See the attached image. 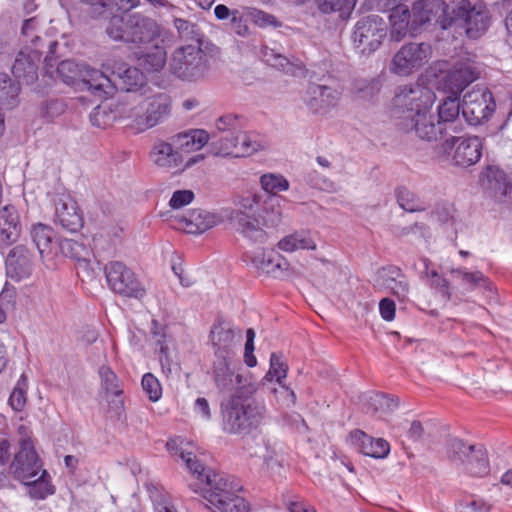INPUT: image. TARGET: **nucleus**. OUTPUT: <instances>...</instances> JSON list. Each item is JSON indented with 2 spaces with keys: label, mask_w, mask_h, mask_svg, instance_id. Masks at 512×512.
I'll return each mask as SVG.
<instances>
[{
  "label": "nucleus",
  "mask_w": 512,
  "mask_h": 512,
  "mask_svg": "<svg viewBox=\"0 0 512 512\" xmlns=\"http://www.w3.org/2000/svg\"><path fill=\"white\" fill-rule=\"evenodd\" d=\"M435 99V93L426 86H399L392 99V109L393 114L401 119L402 130L414 132L419 139L428 142L460 133L462 124L459 119V98L449 95L444 98L437 107V120L432 113Z\"/></svg>",
  "instance_id": "1"
},
{
  "label": "nucleus",
  "mask_w": 512,
  "mask_h": 512,
  "mask_svg": "<svg viewBox=\"0 0 512 512\" xmlns=\"http://www.w3.org/2000/svg\"><path fill=\"white\" fill-rule=\"evenodd\" d=\"M188 446L191 444L179 437L166 443L170 454L179 457L204 485L203 497L214 508V512H249L248 503L238 494L242 485L233 477L206 469Z\"/></svg>",
  "instance_id": "2"
},
{
  "label": "nucleus",
  "mask_w": 512,
  "mask_h": 512,
  "mask_svg": "<svg viewBox=\"0 0 512 512\" xmlns=\"http://www.w3.org/2000/svg\"><path fill=\"white\" fill-rule=\"evenodd\" d=\"M423 11L419 22L435 21L441 29L452 30L455 35L465 34L468 38L478 39L488 29L490 24L489 11L483 3L472 5L468 0L457 4L447 5L443 0H421L413 5L416 15Z\"/></svg>",
  "instance_id": "3"
},
{
  "label": "nucleus",
  "mask_w": 512,
  "mask_h": 512,
  "mask_svg": "<svg viewBox=\"0 0 512 512\" xmlns=\"http://www.w3.org/2000/svg\"><path fill=\"white\" fill-rule=\"evenodd\" d=\"M105 31L113 41L141 46L159 39L162 36L163 27L148 15L127 11L112 15Z\"/></svg>",
  "instance_id": "4"
},
{
  "label": "nucleus",
  "mask_w": 512,
  "mask_h": 512,
  "mask_svg": "<svg viewBox=\"0 0 512 512\" xmlns=\"http://www.w3.org/2000/svg\"><path fill=\"white\" fill-rule=\"evenodd\" d=\"M221 426L228 434L248 433L256 429L265 419L266 407L263 403L234 393L221 401Z\"/></svg>",
  "instance_id": "5"
},
{
  "label": "nucleus",
  "mask_w": 512,
  "mask_h": 512,
  "mask_svg": "<svg viewBox=\"0 0 512 512\" xmlns=\"http://www.w3.org/2000/svg\"><path fill=\"white\" fill-rule=\"evenodd\" d=\"M172 112V98L166 92L146 94L137 104L128 108L125 117L140 132L151 129L166 121Z\"/></svg>",
  "instance_id": "6"
},
{
  "label": "nucleus",
  "mask_w": 512,
  "mask_h": 512,
  "mask_svg": "<svg viewBox=\"0 0 512 512\" xmlns=\"http://www.w3.org/2000/svg\"><path fill=\"white\" fill-rule=\"evenodd\" d=\"M57 75L67 85L82 81L97 96L108 94L112 90V82L105 72L73 60H64L57 66Z\"/></svg>",
  "instance_id": "7"
},
{
  "label": "nucleus",
  "mask_w": 512,
  "mask_h": 512,
  "mask_svg": "<svg viewBox=\"0 0 512 512\" xmlns=\"http://www.w3.org/2000/svg\"><path fill=\"white\" fill-rule=\"evenodd\" d=\"M18 433L19 449L10 463L9 472L15 480L25 483L26 480L35 478L44 468L28 429L21 425Z\"/></svg>",
  "instance_id": "8"
},
{
  "label": "nucleus",
  "mask_w": 512,
  "mask_h": 512,
  "mask_svg": "<svg viewBox=\"0 0 512 512\" xmlns=\"http://www.w3.org/2000/svg\"><path fill=\"white\" fill-rule=\"evenodd\" d=\"M386 35L387 26L384 19L379 15L370 14L356 22L352 40L356 51L368 56L379 49Z\"/></svg>",
  "instance_id": "9"
},
{
  "label": "nucleus",
  "mask_w": 512,
  "mask_h": 512,
  "mask_svg": "<svg viewBox=\"0 0 512 512\" xmlns=\"http://www.w3.org/2000/svg\"><path fill=\"white\" fill-rule=\"evenodd\" d=\"M109 288L116 294L127 298L142 299L146 289L137 275L123 262L111 261L104 267Z\"/></svg>",
  "instance_id": "10"
},
{
  "label": "nucleus",
  "mask_w": 512,
  "mask_h": 512,
  "mask_svg": "<svg viewBox=\"0 0 512 512\" xmlns=\"http://www.w3.org/2000/svg\"><path fill=\"white\" fill-rule=\"evenodd\" d=\"M169 66L170 71L178 78L197 80L206 70V56L199 46H181L173 52Z\"/></svg>",
  "instance_id": "11"
},
{
  "label": "nucleus",
  "mask_w": 512,
  "mask_h": 512,
  "mask_svg": "<svg viewBox=\"0 0 512 512\" xmlns=\"http://www.w3.org/2000/svg\"><path fill=\"white\" fill-rule=\"evenodd\" d=\"M210 146L216 156L246 157L263 150L266 142L260 135L242 130L236 137L212 140Z\"/></svg>",
  "instance_id": "12"
},
{
  "label": "nucleus",
  "mask_w": 512,
  "mask_h": 512,
  "mask_svg": "<svg viewBox=\"0 0 512 512\" xmlns=\"http://www.w3.org/2000/svg\"><path fill=\"white\" fill-rule=\"evenodd\" d=\"M496 109L493 94L484 88L467 92L462 100L461 112L469 125L477 126L487 122Z\"/></svg>",
  "instance_id": "13"
},
{
  "label": "nucleus",
  "mask_w": 512,
  "mask_h": 512,
  "mask_svg": "<svg viewBox=\"0 0 512 512\" xmlns=\"http://www.w3.org/2000/svg\"><path fill=\"white\" fill-rule=\"evenodd\" d=\"M341 98L339 86L317 83H309L302 97L306 108L316 115L328 114L338 106Z\"/></svg>",
  "instance_id": "14"
},
{
  "label": "nucleus",
  "mask_w": 512,
  "mask_h": 512,
  "mask_svg": "<svg viewBox=\"0 0 512 512\" xmlns=\"http://www.w3.org/2000/svg\"><path fill=\"white\" fill-rule=\"evenodd\" d=\"M453 149L452 161L454 165L459 167L472 166L482 156V142L477 136L461 137L449 135L441 143V150L444 153H450Z\"/></svg>",
  "instance_id": "15"
},
{
  "label": "nucleus",
  "mask_w": 512,
  "mask_h": 512,
  "mask_svg": "<svg viewBox=\"0 0 512 512\" xmlns=\"http://www.w3.org/2000/svg\"><path fill=\"white\" fill-rule=\"evenodd\" d=\"M102 67L104 69L103 72L106 73L113 85L108 95H112L115 89L127 92L136 91L146 82V77L140 69L128 66L124 62L107 59L102 64ZM102 96H107V94H102Z\"/></svg>",
  "instance_id": "16"
},
{
  "label": "nucleus",
  "mask_w": 512,
  "mask_h": 512,
  "mask_svg": "<svg viewBox=\"0 0 512 512\" xmlns=\"http://www.w3.org/2000/svg\"><path fill=\"white\" fill-rule=\"evenodd\" d=\"M203 159V155L199 154L187 158L184 163L182 152L176 149L172 140H156L149 152V160L153 165L165 170L176 169L183 171Z\"/></svg>",
  "instance_id": "17"
},
{
  "label": "nucleus",
  "mask_w": 512,
  "mask_h": 512,
  "mask_svg": "<svg viewBox=\"0 0 512 512\" xmlns=\"http://www.w3.org/2000/svg\"><path fill=\"white\" fill-rule=\"evenodd\" d=\"M429 46L424 43H407L393 56L390 71L399 76H407L424 64Z\"/></svg>",
  "instance_id": "18"
},
{
  "label": "nucleus",
  "mask_w": 512,
  "mask_h": 512,
  "mask_svg": "<svg viewBox=\"0 0 512 512\" xmlns=\"http://www.w3.org/2000/svg\"><path fill=\"white\" fill-rule=\"evenodd\" d=\"M377 283L397 298L400 303L409 300L410 284L404 272L395 265L382 267L377 272Z\"/></svg>",
  "instance_id": "19"
},
{
  "label": "nucleus",
  "mask_w": 512,
  "mask_h": 512,
  "mask_svg": "<svg viewBox=\"0 0 512 512\" xmlns=\"http://www.w3.org/2000/svg\"><path fill=\"white\" fill-rule=\"evenodd\" d=\"M56 221L67 231L77 232L83 226V217L75 199L61 194L55 200Z\"/></svg>",
  "instance_id": "20"
},
{
  "label": "nucleus",
  "mask_w": 512,
  "mask_h": 512,
  "mask_svg": "<svg viewBox=\"0 0 512 512\" xmlns=\"http://www.w3.org/2000/svg\"><path fill=\"white\" fill-rule=\"evenodd\" d=\"M478 78V73L470 64L459 63L444 77V89L449 96L459 98L461 92Z\"/></svg>",
  "instance_id": "21"
},
{
  "label": "nucleus",
  "mask_w": 512,
  "mask_h": 512,
  "mask_svg": "<svg viewBox=\"0 0 512 512\" xmlns=\"http://www.w3.org/2000/svg\"><path fill=\"white\" fill-rule=\"evenodd\" d=\"M210 339L217 358H230L235 346V331L230 322L217 320L211 328Z\"/></svg>",
  "instance_id": "22"
},
{
  "label": "nucleus",
  "mask_w": 512,
  "mask_h": 512,
  "mask_svg": "<svg viewBox=\"0 0 512 512\" xmlns=\"http://www.w3.org/2000/svg\"><path fill=\"white\" fill-rule=\"evenodd\" d=\"M230 358H217L214 362L213 373L217 387L221 391H232L241 394V390L245 388L243 376L235 374L230 365Z\"/></svg>",
  "instance_id": "23"
},
{
  "label": "nucleus",
  "mask_w": 512,
  "mask_h": 512,
  "mask_svg": "<svg viewBox=\"0 0 512 512\" xmlns=\"http://www.w3.org/2000/svg\"><path fill=\"white\" fill-rule=\"evenodd\" d=\"M252 264L259 271L270 274L274 278L282 277L289 267L288 261L277 251L262 250L251 259Z\"/></svg>",
  "instance_id": "24"
},
{
  "label": "nucleus",
  "mask_w": 512,
  "mask_h": 512,
  "mask_svg": "<svg viewBox=\"0 0 512 512\" xmlns=\"http://www.w3.org/2000/svg\"><path fill=\"white\" fill-rule=\"evenodd\" d=\"M488 189L498 201L512 199V183L506 173L496 166H490L486 170Z\"/></svg>",
  "instance_id": "25"
},
{
  "label": "nucleus",
  "mask_w": 512,
  "mask_h": 512,
  "mask_svg": "<svg viewBox=\"0 0 512 512\" xmlns=\"http://www.w3.org/2000/svg\"><path fill=\"white\" fill-rule=\"evenodd\" d=\"M488 189L498 201L512 199V183L506 173L496 166H490L486 170Z\"/></svg>",
  "instance_id": "26"
},
{
  "label": "nucleus",
  "mask_w": 512,
  "mask_h": 512,
  "mask_svg": "<svg viewBox=\"0 0 512 512\" xmlns=\"http://www.w3.org/2000/svg\"><path fill=\"white\" fill-rule=\"evenodd\" d=\"M237 231L252 242L264 243L267 233L261 223L259 216L252 217L245 212H240L235 217Z\"/></svg>",
  "instance_id": "27"
},
{
  "label": "nucleus",
  "mask_w": 512,
  "mask_h": 512,
  "mask_svg": "<svg viewBox=\"0 0 512 512\" xmlns=\"http://www.w3.org/2000/svg\"><path fill=\"white\" fill-rule=\"evenodd\" d=\"M177 150L182 152L184 163L186 155L200 150L209 140V135L201 129L191 130L188 133L178 134L171 138Z\"/></svg>",
  "instance_id": "28"
},
{
  "label": "nucleus",
  "mask_w": 512,
  "mask_h": 512,
  "mask_svg": "<svg viewBox=\"0 0 512 512\" xmlns=\"http://www.w3.org/2000/svg\"><path fill=\"white\" fill-rule=\"evenodd\" d=\"M183 229L189 234H201L216 224V216L208 211L194 209L182 217Z\"/></svg>",
  "instance_id": "29"
},
{
  "label": "nucleus",
  "mask_w": 512,
  "mask_h": 512,
  "mask_svg": "<svg viewBox=\"0 0 512 512\" xmlns=\"http://www.w3.org/2000/svg\"><path fill=\"white\" fill-rule=\"evenodd\" d=\"M282 200L281 196L267 195L261 202L259 218L266 228H275L281 224L283 218Z\"/></svg>",
  "instance_id": "30"
},
{
  "label": "nucleus",
  "mask_w": 512,
  "mask_h": 512,
  "mask_svg": "<svg viewBox=\"0 0 512 512\" xmlns=\"http://www.w3.org/2000/svg\"><path fill=\"white\" fill-rule=\"evenodd\" d=\"M37 68L31 55L20 51L11 67V72L19 82L31 84L37 79Z\"/></svg>",
  "instance_id": "31"
},
{
  "label": "nucleus",
  "mask_w": 512,
  "mask_h": 512,
  "mask_svg": "<svg viewBox=\"0 0 512 512\" xmlns=\"http://www.w3.org/2000/svg\"><path fill=\"white\" fill-rule=\"evenodd\" d=\"M277 247L283 252L293 253L298 250H315L317 245L309 231L299 230L283 237Z\"/></svg>",
  "instance_id": "32"
},
{
  "label": "nucleus",
  "mask_w": 512,
  "mask_h": 512,
  "mask_svg": "<svg viewBox=\"0 0 512 512\" xmlns=\"http://www.w3.org/2000/svg\"><path fill=\"white\" fill-rule=\"evenodd\" d=\"M411 12L408 7H398L390 10V37L400 42L409 32Z\"/></svg>",
  "instance_id": "33"
},
{
  "label": "nucleus",
  "mask_w": 512,
  "mask_h": 512,
  "mask_svg": "<svg viewBox=\"0 0 512 512\" xmlns=\"http://www.w3.org/2000/svg\"><path fill=\"white\" fill-rule=\"evenodd\" d=\"M31 238L42 257L51 254L54 248L57 247L54 241L55 233L53 229L42 223L32 226Z\"/></svg>",
  "instance_id": "34"
},
{
  "label": "nucleus",
  "mask_w": 512,
  "mask_h": 512,
  "mask_svg": "<svg viewBox=\"0 0 512 512\" xmlns=\"http://www.w3.org/2000/svg\"><path fill=\"white\" fill-rule=\"evenodd\" d=\"M39 474L37 479L26 480L25 483H22L26 486L29 497L34 500H43L55 493V487L48 471L44 469Z\"/></svg>",
  "instance_id": "35"
},
{
  "label": "nucleus",
  "mask_w": 512,
  "mask_h": 512,
  "mask_svg": "<svg viewBox=\"0 0 512 512\" xmlns=\"http://www.w3.org/2000/svg\"><path fill=\"white\" fill-rule=\"evenodd\" d=\"M22 247H15L7 259V271L18 280L26 278L31 272V261L24 254Z\"/></svg>",
  "instance_id": "36"
},
{
  "label": "nucleus",
  "mask_w": 512,
  "mask_h": 512,
  "mask_svg": "<svg viewBox=\"0 0 512 512\" xmlns=\"http://www.w3.org/2000/svg\"><path fill=\"white\" fill-rule=\"evenodd\" d=\"M466 473L471 476L483 477L489 473V461L487 452L482 447H473V452L465 460L462 465Z\"/></svg>",
  "instance_id": "37"
},
{
  "label": "nucleus",
  "mask_w": 512,
  "mask_h": 512,
  "mask_svg": "<svg viewBox=\"0 0 512 512\" xmlns=\"http://www.w3.org/2000/svg\"><path fill=\"white\" fill-rule=\"evenodd\" d=\"M450 274L459 279L460 284L466 291H473L478 287L488 288L490 282L488 278L481 271L469 272L464 267L451 268Z\"/></svg>",
  "instance_id": "38"
},
{
  "label": "nucleus",
  "mask_w": 512,
  "mask_h": 512,
  "mask_svg": "<svg viewBox=\"0 0 512 512\" xmlns=\"http://www.w3.org/2000/svg\"><path fill=\"white\" fill-rule=\"evenodd\" d=\"M246 127V120L238 115L226 114L216 121V128L221 133L213 140H220L222 137H236Z\"/></svg>",
  "instance_id": "39"
},
{
  "label": "nucleus",
  "mask_w": 512,
  "mask_h": 512,
  "mask_svg": "<svg viewBox=\"0 0 512 512\" xmlns=\"http://www.w3.org/2000/svg\"><path fill=\"white\" fill-rule=\"evenodd\" d=\"M57 246L63 256L79 263H87L92 254L88 246L73 239H62Z\"/></svg>",
  "instance_id": "40"
},
{
  "label": "nucleus",
  "mask_w": 512,
  "mask_h": 512,
  "mask_svg": "<svg viewBox=\"0 0 512 512\" xmlns=\"http://www.w3.org/2000/svg\"><path fill=\"white\" fill-rule=\"evenodd\" d=\"M167 53L164 47L155 45L150 51L143 53L139 58V65L147 71H160L166 64Z\"/></svg>",
  "instance_id": "41"
},
{
  "label": "nucleus",
  "mask_w": 512,
  "mask_h": 512,
  "mask_svg": "<svg viewBox=\"0 0 512 512\" xmlns=\"http://www.w3.org/2000/svg\"><path fill=\"white\" fill-rule=\"evenodd\" d=\"M361 452L369 457L382 459L388 456L390 452L389 443L383 438H372L361 432Z\"/></svg>",
  "instance_id": "42"
},
{
  "label": "nucleus",
  "mask_w": 512,
  "mask_h": 512,
  "mask_svg": "<svg viewBox=\"0 0 512 512\" xmlns=\"http://www.w3.org/2000/svg\"><path fill=\"white\" fill-rule=\"evenodd\" d=\"M173 23L181 39L191 40L195 42L194 46L201 47L203 33L196 23L182 18H175Z\"/></svg>",
  "instance_id": "43"
},
{
  "label": "nucleus",
  "mask_w": 512,
  "mask_h": 512,
  "mask_svg": "<svg viewBox=\"0 0 512 512\" xmlns=\"http://www.w3.org/2000/svg\"><path fill=\"white\" fill-rule=\"evenodd\" d=\"M396 199L399 206L407 212L424 211L426 206L424 202L412 191L406 187H399L396 189Z\"/></svg>",
  "instance_id": "44"
},
{
  "label": "nucleus",
  "mask_w": 512,
  "mask_h": 512,
  "mask_svg": "<svg viewBox=\"0 0 512 512\" xmlns=\"http://www.w3.org/2000/svg\"><path fill=\"white\" fill-rule=\"evenodd\" d=\"M260 184L268 195L278 196L279 192L289 189V181L281 174L266 173L260 177Z\"/></svg>",
  "instance_id": "45"
},
{
  "label": "nucleus",
  "mask_w": 512,
  "mask_h": 512,
  "mask_svg": "<svg viewBox=\"0 0 512 512\" xmlns=\"http://www.w3.org/2000/svg\"><path fill=\"white\" fill-rule=\"evenodd\" d=\"M368 410L373 413L388 414L398 407V402L382 393L370 395L367 400Z\"/></svg>",
  "instance_id": "46"
},
{
  "label": "nucleus",
  "mask_w": 512,
  "mask_h": 512,
  "mask_svg": "<svg viewBox=\"0 0 512 512\" xmlns=\"http://www.w3.org/2000/svg\"><path fill=\"white\" fill-rule=\"evenodd\" d=\"M261 59L267 64L286 73L293 71V65L289 59L275 50L263 46L260 51Z\"/></svg>",
  "instance_id": "47"
},
{
  "label": "nucleus",
  "mask_w": 512,
  "mask_h": 512,
  "mask_svg": "<svg viewBox=\"0 0 512 512\" xmlns=\"http://www.w3.org/2000/svg\"><path fill=\"white\" fill-rule=\"evenodd\" d=\"M473 447L474 445H466V443L458 438H452L447 444V454L453 463L463 465L469 453L473 452Z\"/></svg>",
  "instance_id": "48"
},
{
  "label": "nucleus",
  "mask_w": 512,
  "mask_h": 512,
  "mask_svg": "<svg viewBox=\"0 0 512 512\" xmlns=\"http://www.w3.org/2000/svg\"><path fill=\"white\" fill-rule=\"evenodd\" d=\"M27 378L21 375L9 397V404L15 411H21L26 404Z\"/></svg>",
  "instance_id": "49"
},
{
  "label": "nucleus",
  "mask_w": 512,
  "mask_h": 512,
  "mask_svg": "<svg viewBox=\"0 0 512 512\" xmlns=\"http://www.w3.org/2000/svg\"><path fill=\"white\" fill-rule=\"evenodd\" d=\"M99 375L101 378L102 386L107 393L119 396L122 393L120 389V381L117 375L108 366H101L99 368Z\"/></svg>",
  "instance_id": "50"
},
{
  "label": "nucleus",
  "mask_w": 512,
  "mask_h": 512,
  "mask_svg": "<svg viewBox=\"0 0 512 512\" xmlns=\"http://www.w3.org/2000/svg\"><path fill=\"white\" fill-rule=\"evenodd\" d=\"M304 181L310 187L315 189H319L326 192H332L335 190L334 182L316 170L308 171L304 177Z\"/></svg>",
  "instance_id": "51"
},
{
  "label": "nucleus",
  "mask_w": 512,
  "mask_h": 512,
  "mask_svg": "<svg viewBox=\"0 0 512 512\" xmlns=\"http://www.w3.org/2000/svg\"><path fill=\"white\" fill-rule=\"evenodd\" d=\"M142 388L152 402L158 401L162 396V386L159 380L152 374L146 373L142 377Z\"/></svg>",
  "instance_id": "52"
},
{
  "label": "nucleus",
  "mask_w": 512,
  "mask_h": 512,
  "mask_svg": "<svg viewBox=\"0 0 512 512\" xmlns=\"http://www.w3.org/2000/svg\"><path fill=\"white\" fill-rule=\"evenodd\" d=\"M319 9L324 13H349L355 6V0H316Z\"/></svg>",
  "instance_id": "53"
},
{
  "label": "nucleus",
  "mask_w": 512,
  "mask_h": 512,
  "mask_svg": "<svg viewBox=\"0 0 512 512\" xmlns=\"http://www.w3.org/2000/svg\"><path fill=\"white\" fill-rule=\"evenodd\" d=\"M288 366L281 360V357L276 353H272L270 356V368L267 372L265 379L272 380L276 378L278 383H281L286 378Z\"/></svg>",
  "instance_id": "54"
},
{
  "label": "nucleus",
  "mask_w": 512,
  "mask_h": 512,
  "mask_svg": "<svg viewBox=\"0 0 512 512\" xmlns=\"http://www.w3.org/2000/svg\"><path fill=\"white\" fill-rule=\"evenodd\" d=\"M155 512H177L168 494L162 493L157 488L150 490Z\"/></svg>",
  "instance_id": "55"
},
{
  "label": "nucleus",
  "mask_w": 512,
  "mask_h": 512,
  "mask_svg": "<svg viewBox=\"0 0 512 512\" xmlns=\"http://www.w3.org/2000/svg\"><path fill=\"white\" fill-rule=\"evenodd\" d=\"M157 345L159 346V362L162 372L166 376H169L174 370H177L178 365L171 359L168 346L164 339H158Z\"/></svg>",
  "instance_id": "56"
},
{
  "label": "nucleus",
  "mask_w": 512,
  "mask_h": 512,
  "mask_svg": "<svg viewBox=\"0 0 512 512\" xmlns=\"http://www.w3.org/2000/svg\"><path fill=\"white\" fill-rule=\"evenodd\" d=\"M114 119V115L101 106L94 108L90 114L91 124L98 128H107L111 125Z\"/></svg>",
  "instance_id": "57"
},
{
  "label": "nucleus",
  "mask_w": 512,
  "mask_h": 512,
  "mask_svg": "<svg viewBox=\"0 0 512 512\" xmlns=\"http://www.w3.org/2000/svg\"><path fill=\"white\" fill-rule=\"evenodd\" d=\"M13 208L5 206L3 208L2 216L5 218L2 227V233H5L8 239H11L18 234V221L17 216L11 212Z\"/></svg>",
  "instance_id": "58"
},
{
  "label": "nucleus",
  "mask_w": 512,
  "mask_h": 512,
  "mask_svg": "<svg viewBox=\"0 0 512 512\" xmlns=\"http://www.w3.org/2000/svg\"><path fill=\"white\" fill-rule=\"evenodd\" d=\"M250 15L253 22L260 28H266L269 26L276 28L281 26V22L278 21L274 15L262 10L254 9Z\"/></svg>",
  "instance_id": "59"
},
{
  "label": "nucleus",
  "mask_w": 512,
  "mask_h": 512,
  "mask_svg": "<svg viewBox=\"0 0 512 512\" xmlns=\"http://www.w3.org/2000/svg\"><path fill=\"white\" fill-rule=\"evenodd\" d=\"M355 90L360 94V97L366 98L368 96H373L378 93L380 90V82L373 78L370 80H358L355 83Z\"/></svg>",
  "instance_id": "60"
},
{
  "label": "nucleus",
  "mask_w": 512,
  "mask_h": 512,
  "mask_svg": "<svg viewBox=\"0 0 512 512\" xmlns=\"http://www.w3.org/2000/svg\"><path fill=\"white\" fill-rule=\"evenodd\" d=\"M194 200V193L191 190H177L172 194L169 206L172 209H181Z\"/></svg>",
  "instance_id": "61"
},
{
  "label": "nucleus",
  "mask_w": 512,
  "mask_h": 512,
  "mask_svg": "<svg viewBox=\"0 0 512 512\" xmlns=\"http://www.w3.org/2000/svg\"><path fill=\"white\" fill-rule=\"evenodd\" d=\"M39 26V20L37 17H31L26 19L23 22L21 33L24 37H26L33 45L36 46V42L40 40V37L37 35Z\"/></svg>",
  "instance_id": "62"
},
{
  "label": "nucleus",
  "mask_w": 512,
  "mask_h": 512,
  "mask_svg": "<svg viewBox=\"0 0 512 512\" xmlns=\"http://www.w3.org/2000/svg\"><path fill=\"white\" fill-rule=\"evenodd\" d=\"M193 411L198 417H200L204 421H210L212 418L209 402L204 397H198L195 400Z\"/></svg>",
  "instance_id": "63"
},
{
  "label": "nucleus",
  "mask_w": 512,
  "mask_h": 512,
  "mask_svg": "<svg viewBox=\"0 0 512 512\" xmlns=\"http://www.w3.org/2000/svg\"><path fill=\"white\" fill-rule=\"evenodd\" d=\"M379 312L383 320L392 321L395 318L396 305L390 298H383L379 302Z\"/></svg>",
  "instance_id": "64"
}]
</instances>
